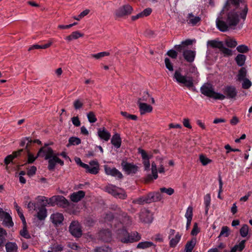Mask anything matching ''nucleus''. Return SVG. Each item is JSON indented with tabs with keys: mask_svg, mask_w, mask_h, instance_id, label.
<instances>
[{
	"mask_svg": "<svg viewBox=\"0 0 252 252\" xmlns=\"http://www.w3.org/2000/svg\"><path fill=\"white\" fill-rule=\"evenodd\" d=\"M231 5L235 8L227 13L226 22L222 20V17H219L216 20L217 27L221 32H226L229 27L236 26L239 22V16L244 20L246 18L248 7L245 0H227L224 9L229 10Z\"/></svg>",
	"mask_w": 252,
	"mask_h": 252,
	"instance_id": "1",
	"label": "nucleus"
},
{
	"mask_svg": "<svg viewBox=\"0 0 252 252\" xmlns=\"http://www.w3.org/2000/svg\"><path fill=\"white\" fill-rule=\"evenodd\" d=\"M60 156H63V152L56 153L51 148L48 146L47 144H45L43 147L39 149L37 156L35 157L28 151L27 163L29 164L33 163L38 157H44L45 159H48L49 165L48 168L49 170H52L55 168L57 163L61 165L63 164L61 159L59 158Z\"/></svg>",
	"mask_w": 252,
	"mask_h": 252,
	"instance_id": "2",
	"label": "nucleus"
},
{
	"mask_svg": "<svg viewBox=\"0 0 252 252\" xmlns=\"http://www.w3.org/2000/svg\"><path fill=\"white\" fill-rule=\"evenodd\" d=\"M118 239L124 244H129L138 242L141 238V235L137 231L128 232L126 229L123 227L117 230Z\"/></svg>",
	"mask_w": 252,
	"mask_h": 252,
	"instance_id": "3",
	"label": "nucleus"
},
{
	"mask_svg": "<svg viewBox=\"0 0 252 252\" xmlns=\"http://www.w3.org/2000/svg\"><path fill=\"white\" fill-rule=\"evenodd\" d=\"M200 92L205 96L216 100H222L225 98V95L215 92L213 86L209 83L204 84L201 87Z\"/></svg>",
	"mask_w": 252,
	"mask_h": 252,
	"instance_id": "4",
	"label": "nucleus"
},
{
	"mask_svg": "<svg viewBox=\"0 0 252 252\" xmlns=\"http://www.w3.org/2000/svg\"><path fill=\"white\" fill-rule=\"evenodd\" d=\"M173 77L178 84H184L189 89L194 87L193 77L188 75H183L179 70L175 71Z\"/></svg>",
	"mask_w": 252,
	"mask_h": 252,
	"instance_id": "5",
	"label": "nucleus"
},
{
	"mask_svg": "<svg viewBox=\"0 0 252 252\" xmlns=\"http://www.w3.org/2000/svg\"><path fill=\"white\" fill-rule=\"evenodd\" d=\"M208 44L212 48L219 49L224 57H229L233 55V51L231 49L225 47L222 41H217L214 40H209Z\"/></svg>",
	"mask_w": 252,
	"mask_h": 252,
	"instance_id": "6",
	"label": "nucleus"
},
{
	"mask_svg": "<svg viewBox=\"0 0 252 252\" xmlns=\"http://www.w3.org/2000/svg\"><path fill=\"white\" fill-rule=\"evenodd\" d=\"M132 10L133 8L131 5L126 4L116 10L115 15L118 18L123 17L130 15Z\"/></svg>",
	"mask_w": 252,
	"mask_h": 252,
	"instance_id": "7",
	"label": "nucleus"
},
{
	"mask_svg": "<svg viewBox=\"0 0 252 252\" xmlns=\"http://www.w3.org/2000/svg\"><path fill=\"white\" fill-rule=\"evenodd\" d=\"M70 233L76 238L80 237L82 235V231L78 221H72L69 228Z\"/></svg>",
	"mask_w": 252,
	"mask_h": 252,
	"instance_id": "8",
	"label": "nucleus"
},
{
	"mask_svg": "<svg viewBox=\"0 0 252 252\" xmlns=\"http://www.w3.org/2000/svg\"><path fill=\"white\" fill-rule=\"evenodd\" d=\"M105 173L107 175H110L118 179H121L123 178L122 173L115 167H111L108 165H104Z\"/></svg>",
	"mask_w": 252,
	"mask_h": 252,
	"instance_id": "9",
	"label": "nucleus"
},
{
	"mask_svg": "<svg viewBox=\"0 0 252 252\" xmlns=\"http://www.w3.org/2000/svg\"><path fill=\"white\" fill-rule=\"evenodd\" d=\"M121 166L127 175L130 174H135L138 171V166L133 163H128L123 160L121 163Z\"/></svg>",
	"mask_w": 252,
	"mask_h": 252,
	"instance_id": "10",
	"label": "nucleus"
},
{
	"mask_svg": "<svg viewBox=\"0 0 252 252\" xmlns=\"http://www.w3.org/2000/svg\"><path fill=\"white\" fill-rule=\"evenodd\" d=\"M223 93L225 95V98L228 99L235 98L237 94L236 88L233 86H226L223 89Z\"/></svg>",
	"mask_w": 252,
	"mask_h": 252,
	"instance_id": "11",
	"label": "nucleus"
},
{
	"mask_svg": "<svg viewBox=\"0 0 252 252\" xmlns=\"http://www.w3.org/2000/svg\"><path fill=\"white\" fill-rule=\"evenodd\" d=\"M141 221L144 223H150L153 221L152 215L151 212L147 209L142 210L139 215Z\"/></svg>",
	"mask_w": 252,
	"mask_h": 252,
	"instance_id": "12",
	"label": "nucleus"
},
{
	"mask_svg": "<svg viewBox=\"0 0 252 252\" xmlns=\"http://www.w3.org/2000/svg\"><path fill=\"white\" fill-rule=\"evenodd\" d=\"M98 238L105 242H110L112 239V233L108 229H102L98 233Z\"/></svg>",
	"mask_w": 252,
	"mask_h": 252,
	"instance_id": "13",
	"label": "nucleus"
},
{
	"mask_svg": "<svg viewBox=\"0 0 252 252\" xmlns=\"http://www.w3.org/2000/svg\"><path fill=\"white\" fill-rule=\"evenodd\" d=\"M138 152L140 154L142 159L144 160L143 163L144 164L145 170L148 171L150 170V163L149 159L150 157L148 155L146 151L140 148L138 149Z\"/></svg>",
	"mask_w": 252,
	"mask_h": 252,
	"instance_id": "14",
	"label": "nucleus"
},
{
	"mask_svg": "<svg viewBox=\"0 0 252 252\" xmlns=\"http://www.w3.org/2000/svg\"><path fill=\"white\" fill-rule=\"evenodd\" d=\"M201 21V18L199 16H194L192 13L188 14L187 17V22L189 25L192 26L199 24Z\"/></svg>",
	"mask_w": 252,
	"mask_h": 252,
	"instance_id": "15",
	"label": "nucleus"
},
{
	"mask_svg": "<svg viewBox=\"0 0 252 252\" xmlns=\"http://www.w3.org/2000/svg\"><path fill=\"white\" fill-rule=\"evenodd\" d=\"M63 201V197L57 195L52 197L49 200L46 199V204L50 205L51 206H55V205L62 206Z\"/></svg>",
	"mask_w": 252,
	"mask_h": 252,
	"instance_id": "16",
	"label": "nucleus"
},
{
	"mask_svg": "<svg viewBox=\"0 0 252 252\" xmlns=\"http://www.w3.org/2000/svg\"><path fill=\"white\" fill-rule=\"evenodd\" d=\"M85 196V192L83 190H79L74 192L70 195V198L73 202H78Z\"/></svg>",
	"mask_w": 252,
	"mask_h": 252,
	"instance_id": "17",
	"label": "nucleus"
},
{
	"mask_svg": "<svg viewBox=\"0 0 252 252\" xmlns=\"http://www.w3.org/2000/svg\"><path fill=\"white\" fill-rule=\"evenodd\" d=\"M139 111L141 115H143L146 113H150L153 110V107L151 105L146 103L142 102H137Z\"/></svg>",
	"mask_w": 252,
	"mask_h": 252,
	"instance_id": "18",
	"label": "nucleus"
},
{
	"mask_svg": "<svg viewBox=\"0 0 252 252\" xmlns=\"http://www.w3.org/2000/svg\"><path fill=\"white\" fill-rule=\"evenodd\" d=\"M183 56L187 62L191 63L194 60L195 52L191 50H185Z\"/></svg>",
	"mask_w": 252,
	"mask_h": 252,
	"instance_id": "19",
	"label": "nucleus"
},
{
	"mask_svg": "<svg viewBox=\"0 0 252 252\" xmlns=\"http://www.w3.org/2000/svg\"><path fill=\"white\" fill-rule=\"evenodd\" d=\"M98 136L101 139L108 141L111 137V134L104 127L99 128L97 130Z\"/></svg>",
	"mask_w": 252,
	"mask_h": 252,
	"instance_id": "20",
	"label": "nucleus"
},
{
	"mask_svg": "<svg viewBox=\"0 0 252 252\" xmlns=\"http://www.w3.org/2000/svg\"><path fill=\"white\" fill-rule=\"evenodd\" d=\"M111 142L115 148L117 149L120 148L122 144V139L120 137V135L118 133H115L112 136Z\"/></svg>",
	"mask_w": 252,
	"mask_h": 252,
	"instance_id": "21",
	"label": "nucleus"
},
{
	"mask_svg": "<svg viewBox=\"0 0 252 252\" xmlns=\"http://www.w3.org/2000/svg\"><path fill=\"white\" fill-rule=\"evenodd\" d=\"M46 205V204L45 203L43 206L39 208V210L36 215L39 220H44L47 217V210L45 207Z\"/></svg>",
	"mask_w": 252,
	"mask_h": 252,
	"instance_id": "22",
	"label": "nucleus"
},
{
	"mask_svg": "<svg viewBox=\"0 0 252 252\" xmlns=\"http://www.w3.org/2000/svg\"><path fill=\"white\" fill-rule=\"evenodd\" d=\"M51 219L52 222L57 225L58 224H61L63 221V216L61 213H56L51 215Z\"/></svg>",
	"mask_w": 252,
	"mask_h": 252,
	"instance_id": "23",
	"label": "nucleus"
},
{
	"mask_svg": "<svg viewBox=\"0 0 252 252\" xmlns=\"http://www.w3.org/2000/svg\"><path fill=\"white\" fill-rule=\"evenodd\" d=\"M5 246L6 252H18V246L15 243L7 242Z\"/></svg>",
	"mask_w": 252,
	"mask_h": 252,
	"instance_id": "24",
	"label": "nucleus"
},
{
	"mask_svg": "<svg viewBox=\"0 0 252 252\" xmlns=\"http://www.w3.org/2000/svg\"><path fill=\"white\" fill-rule=\"evenodd\" d=\"M181 238V235L180 234L179 232H177L176 234L175 237H172L171 238L170 242H169V246L171 248H174L176 246L177 244L179 242L180 239Z\"/></svg>",
	"mask_w": 252,
	"mask_h": 252,
	"instance_id": "25",
	"label": "nucleus"
},
{
	"mask_svg": "<svg viewBox=\"0 0 252 252\" xmlns=\"http://www.w3.org/2000/svg\"><path fill=\"white\" fill-rule=\"evenodd\" d=\"M196 244V239L193 238L188 241L185 246V252H191Z\"/></svg>",
	"mask_w": 252,
	"mask_h": 252,
	"instance_id": "26",
	"label": "nucleus"
},
{
	"mask_svg": "<svg viewBox=\"0 0 252 252\" xmlns=\"http://www.w3.org/2000/svg\"><path fill=\"white\" fill-rule=\"evenodd\" d=\"M235 60L238 66H242L245 63L246 56L243 54H238L235 58Z\"/></svg>",
	"mask_w": 252,
	"mask_h": 252,
	"instance_id": "27",
	"label": "nucleus"
},
{
	"mask_svg": "<svg viewBox=\"0 0 252 252\" xmlns=\"http://www.w3.org/2000/svg\"><path fill=\"white\" fill-rule=\"evenodd\" d=\"M117 189H118V188H117L116 186L112 184H109L105 187V190L109 194H111L113 196H115L117 192Z\"/></svg>",
	"mask_w": 252,
	"mask_h": 252,
	"instance_id": "28",
	"label": "nucleus"
},
{
	"mask_svg": "<svg viewBox=\"0 0 252 252\" xmlns=\"http://www.w3.org/2000/svg\"><path fill=\"white\" fill-rule=\"evenodd\" d=\"M211 202V195L210 193L206 194L204 197V203L205 206V211L206 214H208Z\"/></svg>",
	"mask_w": 252,
	"mask_h": 252,
	"instance_id": "29",
	"label": "nucleus"
},
{
	"mask_svg": "<svg viewBox=\"0 0 252 252\" xmlns=\"http://www.w3.org/2000/svg\"><path fill=\"white\" fill-rule=\"evenodd\" d=\"M3 223L6 226H12L13 225V222L12 220V218L10 215L8 213H6L5 215L3 217Z\"/></svg>",
	"mask_w": 252,
	"mask_h": 252,
	"instance_id": "30",
	"label": "nucleus"
},
{
	"mask_svg": "<svg viewBox=\"0 0 252 252\" xmlns=\"http://www.w3.org/2000/svg\"><path fill=\"white\" fill-rule=\"evenodd\" d=\"M247 73V71L246 68L244 67H242L238 71L237 80L240 82L242 81V80L246 79Z\"/></svg>",
	"mask_w": 252,
	"mask_h": 252,
	"instance_id": "31",
	"label": "nucleus"
},
{
	"mask_svg": "<svg viewBox=\"0 0 252 252\" xmlns=\"http://www.w3.org/2000/svg\"><path fill=\"white\" fill-rule=\"evenodd\" d=\"M230 233V229L227 226H223L221 227V231L218 238L221 237H227Z\"/></svg>",
	"mask_w": 252,
	"mask_h": 252,
	"instance_id": "32",
	"label": "nucleus"
},
{
	"mask_svg": "<svg viewBox=\"0 0 252 252\" xmlns=\"http://www.w3.org/2000/svg\"><path fill=\"white\" fill-rule=\"evenodd\" d=\"M154 245V243L152 242L145 241L139 243L136 248L137 249H144L150 248Z\"/></svg>",
	"mask_w": 252,
	"mask_h": 252,
	"instance_id": "33",
	"label": "nucleus"
},
{
	"mask_svg": "<svg viewBox=\"0 0 252 252\" xmlns=\"http://www.w3.org/2000/svg\"><path fill=\"white\" fill-rule=\"evenodd\" d=\"M225 44L228 48H233L236 47L237 45V42L235 39L230 38L225 39Z\"/></svg>",
	"mask_w": 252,
	"mask_h": 252,
	"instance_id": "34",
	"label": "nucleus"
},
{
	"mask_svg": "<svg viewBox=\"0 0 252 252\" xmlns=\"http://www.w3.org/2000/svg\"><path fill=\"white\" fill-rule=\"evenodd\" d=\"M23 229L21 230L20 232V235L22 237H23L26 239L31 238V236H30V234L29 233L28 231L27 230V226L26 222H25V223H23Z\"/></svg>",
	"mask_w": 252,
	"mask_h": 252,
	"instance_id": "35",
	"label": "nucleus"
},
{
	"mask_svg": "<svg viewBox=\"0 0 252 252\" xmlns=\"http://www.w3.org/2000/svg\"><path fill=\"white\" fill-rule=\"evenodd\" d=\"M6 235V231L3 228L0 227V247L3 246Z\"/></svg>",
	"mask_w": 252,
	"mask_h": 252,
	"instance_id": "36",
	"label": "nucleus"
},
{
	"mask_svg": "<svg viewBox=\"0 0 252 252\" xmlns=\"http://www.w3.org/2000/svg\"><path fill=\"white\" fill-rule=\"evenodd\" d=\"M83 36V34L79 32L78 31H76L72 32L69 36L66 37V39L70 41L72 39H77L80 37Z\"/></svg>",
	"mask_w": 252,
	"mask_h": 252,
	"instance_id": "37",
	"label": "nucleus"
},
{
	"mask_svg": "<svg viewBox=\"0 0 252 252\" xmlns=\"http://www.w3.org/2000/svg\"><path fill=\"white\" fill-rule=\"evenodd\" d=\"M152 196L154 197V202L160 201L163 199L161 193L159 191L152 192Z\"/></svg>",
	"mask_w": 252,
	"mask_h": 252,
	"instance_id": "38",
	"label": "nucleus"
},
{
	"mask_svg": "<svg viewBox=\"0 0 252 252\" xmlns=\"http://www.w3.org/2000/svg\"><path fill=\"white\" fill-rule=\"evenodd\" d=\"M249 226L247 224H243L240 229V234L242 237H246L248 234Z\"/></svg>",
	"mask_w": 252,
	"mask_h": 252,
	"instance_id": "39",
	"label": "nucleus"
},
{
	"mask_svg": "<svg viewBox=\"0 0 252 252\" xmlns=\"http://www.w3.org/2000/svg\"><path fill=\"white\" fill-rule=\"evenodd\" d=\"M158 177L157 170H152V174H148L146 177V181L150 182L153 179H156Z\"/></svg>",
	"mask_w": 252,
	"mask_h": 252,
	"instance_id": "40",
	"label": "nucleus"
},
{
	"mask_svg": "<svg viewBox=\"0 0 252 252\" xmlns=\"http://www.w3.org/2000/svg\"><path fill=\"white\" fill-rule=\"evenodd\" d=\"M69 143L67 145V146L69 145H78L81 143V139L78 137H72L69 139Z\"/></svg>",
	"mask_w": 252,
	"mask_h": 252,
	"instance_id": "41",
	"label": "nucleus"
},
{
	"mask_svg": "<svg viewBox=\"0 0 252 252\" xmlns=\"http://www.w3.org/2000/svg\"><path fill=\"white\" fill-rule=\"evenodd\" d=\"M199 160L203 166H205L212 162V160L203 155H200Z\"/></svg>",
	"mask_w": 252,
	"mask_h": 252,
	"instance_id": "42",
	"label": "nucleus"
},
{
	"mask_svg": "<svg viewBox=\"0 0 252 252\" xmlns=\"http://www.w3.org/2000/svg\"><path fill=\"white\" fill-rule=\"evenodd\" d=\"M159 191L161 193H165L169 195H172L174 192V190L171 188H166L165 187L160 188Z\"/></svg>",
	"mask_w": 252,
	"mask_h": 252,
	"instance_id": "43",
	"label": "nucleus"
},
{
	"mask_svg": "<svg viewBox=\"0 0 252 252\" xmlns=\"http://www.w3.org/2000/svg\"><path fill=\"white\" fill-rule=\"evenodd\" d=\"M193 216V208L191 206H189L187 209L185 217L187 220H192Z\"/></svg>",
	"mask_w": 252,
	"mask_h": 252,
	"instance_id": "44",
	"label": "nucleus"
},
{
	"mask_svg": "<svg viewBox=\"0 0 252 252\" xmlns=\"http://www.w3.org/2000/svg\"><path fill=\"white\" fill-rule=\"evenodd\" d=\"M236 50L240 53H246L249 51L248 47L243 44L238 46Z\"/></svg>",
	"mask_w": 252,
	"mask_h": 252,
	"instance_id": "45",
	"label": "nucleus"
},
{
	"mask_svg": "<svg viewBox=\"0 0 252 252\" xmlns=\"http://www.w3.org/2000/svg\"><path fill=\"white\" fill-rule=\"evenodd\" d=\"M246 240H242L239 244L235 245L233 248H235L236 251H238L239 252L242 251L245 247V243Z\"/></svg>",
	"mask_w": 252,
	"mask_h": 252,
	"instance_id": "46",
	"label": "nucleus"
},
{
	"mask_svg": "<svg viewBox=\"0 0 252 252\" xmlns=\"http://www.w3.org/2000/svg\"><path fill=\"white\" fill-rule=\"evenodd\" d=\"M242 81L243 83L242 86L243 89H248L252 86V83L251 81L248 78H246L244 80H242Z\"/></svg>",
	"mask_w": 252,
	"mask_h": 252,
	"instance_id": "47",
	"label": "nucleus"
},
{
	"mask_svg": "<svg viewBox=\"0 0 252 252\" xmlns=\"http://www.w3.org/2000/svg\"><path fill=\"white\" fill-rule=\"evenodd\" d=\"M146 101L150 102V94L148 92H144L141 97L139 98L138 102Z\"/></svg>",
	"mask_w": 252,
	"mask_h": 252,
	"instance_id": "48",
	"label": "nucleus"
},
{
	"mask_svg": "<svg viewBox=\"0 0 252 252\" xmlns=\"http://www.w3.org/2000/svg\"><path fill=\"white\" fill-rule=\"evenodd\" d=\"M144 196L145 202H146V204L154 202L153 200L154 197L152 196V192H150L147 194L144 195Z\"/></svg>",
	"mask_w": 252,
	"mask_h": 252,
	"instance_id": "49",
	"label": "nucleus"
},
{
	"mask_svg": "<svg viewBox=\"0 0 252 252\" xmlns=\"http://www.w3.org/2000/svg\"><path fill=\"white\" fill-rule=\"evenodd\" d=\"M94 252H112L111 249L108 247L102 246L95 249Z\"/></svg>",
	"mask_w": 252,
	"mask_h": 252,
	"instance_id": "50",
	"label": "nucleus"
},
{
	"mask_svg": "<svg viewBox=\"0 0 252 252\" xmlns=\"http://www.w3.org/2000/svg\"><path fill=\"white\" fill-rule=\"evenodd\" d=\"M87 117L90 123H94L97 121L96 117L93 112H90L87 114Z\"/></svg>",
	"mask_w": 252,
	"mask_h": 252,
	"instance_id": "51",
	"label": "nucleus"
},
{
	"mask_svg": "<svg viewBox=\"0 0 252 252\" xmlns=\"http://www.w3.org/2000/svg\"><path fill=\"white\" fill-rule=\"evenodd\" d=\"M132 203L133 204H139V205L144 204L145 203H146V202H145L144 196H142L141 197H139L137 198L134 199L132 201Z\"/></svg>",
	"mask_w": 252,
	"mask_h": 252,
	"instance_id": "52",
	"label": "nucleus"
},
{
	"mask_svg": "<svg viewBox=\"0 0 252 252\" xmlns=\"http://www.w3.org/2000/svg\"><path fill=\"white\" fill-rule=\"evenodd\" d=\"M83 105V102L80 99H76L73 102V106L75 109H80Z\"/></svg>",
	"mask_w": 252,
	"mask_h": 252,
	"instance_id": "53",
	"label": "nucleus"
},
{
	"mask_svg": "<svg viewBox=\"0 0 252 252\" xmlns=\"http://www.w3.org/2000/svg\"><path fill=\"white\" fill-rule=\"evenodd\" d=\"M166 67L170 71L173 70V66L170 60L168 58H166L164 60Z\"/></svg>",
	"mask_w": 252,
	"mask_h": 252,
	"instance_id": "54",
	"label": "nucleus"
},
{
	"mask_svg": "<svg viewBox=\"0 0 252 252\" xmlns=\"http://www.w3.org/2000/svg\"><path fill=\"white\" fill-rule=\"evenodd\" d=\"M108 55H109V52H102L98 53L97 54H94L93 55V56L94 58H95L96 59H100L102 57H103L104 56H108Z\"/></svg>",
	"mask_w": 252,
	"mask_h": 252,
	"instance_id": "55",
	"label": "nucleus"
},
{
	"mask_svg": "<svg viewBox=\"0 0 252 252\" xmlns=\"http://www.w3.org/2000/svg\"><path fill=\"white\" fill-rule=\"evenodd\" d=\"M152 12V9L151 8H147L141 12L142 17H147L149 16Z\"/></svg>",
	"mask_w": 252,
	"mask_h": 252,
	"instance_id": "56",
	"label": "nucleus"
},
{
	"mask_svg": "<svg viewBox=\"0 0 252 252\" xmlns=\"http://www.w3.org/2000/svg\"><path fill=\"white\" fill-rule=\"evenodd\" d=\"M199 232V230L198 227L197 223L196 222L194 223L193 228L191 231V235L192 236H196Z\"/></svg>",
	"mask_w": 252,
	"mask_h": 252,
	"instance_id": "57",
	"label": "nucleus"
},
{
	"mask_svg": "<svg viewBox=\"0 0 252 252\" xmlns=\"http://www.w3.org/2000/svg\"><path fill=\"white\" fill-rule=\"evenodd\" d=\"M99 169V166H96L93 167H90V168H89L87 172L93 174H96L98 173Z\"/></svg>",
	"mask_w": 252,
	"mask_h": 252,
	"instance_id": "58",
	"label": "nucleus"
},
{
	"mask_svg": "<svg viewBox=\"0 0 252 252\" xmlns=\"http://www.w3.org/2000/svg\"><path fill=\"white\" fill-rule=\"evenodd\" d=\"M167 55L172 59H176L177 57L178 53L174 50H170L167 53Z\"/></svg>",
	"mask_w": 252,
	"mask_h": 252,
	"instance_id": "59",
	"label": "nucleus"
},
{
	"mask_svg": "<svg viewBox=\"0 0 252 252\" xmlns=\"http://www.w3.org/2000/svg\"><path fill=\"white\" fill-rule=\"evenodd\" d=\"M36 167L34 166H32L29 168L27 172V174L29 176H32L34 175L36 173Z\"/></svg>",
	"mask_w": 252,
	"mask_h": 252,
	"instance_id": "60",
	"label": "nucleus"
},
{
	"mask_svg": "<svg viewBox=\"0 0 252 252\" xmlns=\"http://www.w3.org/2000/svg\"><path fill=\"white\" fill-rule=\"evenodd\" d=\"M72 124L75 126H79L81 125L80 121L78 117H73L71 118Z\"/></svg>",
	"mask_w": 252,
	"mask_h": 252,
	"instance_id": "61",
	"label": "nucleus"
},
{
	"mask_svg": "<svg viewBox=\"0 0 252 252\" xmlns=\"http://www.w3.org/2000/svg\"><path fill=\"white\" fill-rule=\"evenodd\" d=\"M16 208L17 213L22 221L23 223H25V222H26V219L24 216L23 214L20 211V208L17 205H16Z\"/></svg>",
	"mask_w": 252,
	"mask_h": 252,
	"instance_id": "62",
	"label": "nucleus"
},
{
	"mask_svg": "<svg viewBox=\"0 0 252 252\" xmlns=\"http://www.w3.org/2000/svg\"><path fill=\"white\" fill-rule=\"evenodd\" d=\"M116 198H119L121 199H125L127 197V195L124 192H119L118 191L116 194V195L114 196Z\"/></svg>",
	"mask_w": 252,
	"mask_h": 252,
	"instance_id": "63",
	"label": "nucleus"
},
{
	"mask_svg": "<svg viewBox=\"0 0 252 252\" xmlns=\"http://www.w3.org/2000/svg\"><path fill=\"white\" fill-rule=\"evenodd\" d=\"M13 159L14 158H13V157L11 155H8L4 159V162L5 164L7 165L9 163H10V162L13 160Z\"/></svg>",
	"mask_w": 252,
	"mask_h": 252,
	"instance_id": "64",
	"label": "nucleus"
}]
</instances>
